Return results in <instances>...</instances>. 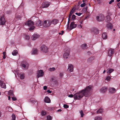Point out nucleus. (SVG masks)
<instances>
[{
  "mask_svg": "<svg viewBox=\"0 0 120 120\" xmlns=\"http://www.w3.org/2000/svg\"><path fill=\"white\" fill-rule=\"evenodd\" d=\"M75 16L74 15H73L71 19L72 20H73L75 19Z\"/></svg>",
  "mask_w": 120,
  "mask_h": 120,
  "instance_id": "nucleus-41",
  "label": "nucleus"
},
{
  "mask_svg": "<svg viewBox=\"0 0 120 120\" xmlns=\"http://www.w3.org/2000/svg\"><path fill=\"white\" fill-rule=\"evenodd\" d=\"M44 101L47 103H50V100L48 97H46L44 99Z\"/></svg>",
  "mask_w": 120,
  "mask_h": 120,
  "instance_id": "nucleus-18",
  "label": "nucleus"
},
{
  "mask_svg": "<svg viewBox=\"0 0 120 120\" xmlns=\"http://www.w3.org/2000/svg\"><path fill=\"white\" fill-rule=\"evenodd\" d=\"M47 92L49 93H51L52 92L51 91L49 90H48L47 91Z\"/></svg>",
  "mask_w": 120,
  "mask_h": 120,
  "instance_id": "nucleus-56",
  "label": "nucleus"
},
{
  "mask_svg": "<svg viewBox=\"0 0 120 120\" xmlns=\"http://www.w3.org/2000/svg\"><path fill=\"white\" fill-rule=\"evenodd\" d=\"M31 101L32 103L34 104H35V103L36 102V101L35 100H32Z\"/></svg>",
  "mask_w": 120,
  "mask_h": 120,
  "instance_id": "nucleus-54",
  "label": "nucleus"
},
{
  "mask_svg": "<svg viewBox=\"0 0 120 120\" xmlns=\"http://www.w3.org/2000/svg\"><path fill=\"white\" fill-rule=\"evenodd\" d=\"M62 111V110L61 109H60L57 110V111L58 112H61Z\"/></svg>",
  "mask_w": 120,
  "mask_h": 120,
  "instance_id": "nucleus-59",
  "label": "nucleus"
},
{
  "mask_svg": "<svg viewBox=\"0 0 120 120\" xmlns=\"http://www.w3.org/2000/svg\"><path fill=\"white\" fill-rule=\"evenodd\" d=\"M75 10V9L74 8H72L71 11L70 13H71V14H72L74 12V11Z\"/></svg>",
  "mask_w": 120,
  "mask_h": 120,
  "instance_id": "nucleus-40",
  "label": "nucleus"
},
{
  "mask_svg": "<svg viewBox=\"0 0 120 120\" xmlns=\"http://www.w3.org/2000/svg\"><path fill=\"white\" fill-rule=\"evenodd\" d=\"M37 74L38 78L43 76L44 72L42 70H40L37 71Z\"/></svg>",
  "mask_w": 120,
  "mask_h": 120,
  "instance_id": "nucleus-7",
  "label": "nucleus"
},
{
  "mask_svg": "<svg viewBox=\"0 0 120 120\" xmlns=\"http://www.w3.org/2000/svg\"><path fill=\"white\" fill-rule=\"evenodd\" d=\"M107 90V88L106 87H102L100 90V92L102 93L106 92Z\"/></svg>",
  "mask_w": 120,
  "mask_h": 120,
  "instance_id": "nucleus-14",
  "label": "nucleus"
},
{
  "mask_svg": "<svg viewBox=\"0 0 120 120\" xmlns=\"http://www.w3.org/2000/svg\"><path fill=\"white\" fill-rule=\"evenodd\" d=\"M12 53L13 56L16 55L18 54V51L16 50H15L12 52Z\"/></svg>",
  "mask_w": 120,
  "mask_h": 120,
  "instance_id": "nucleus-26",
  "label": "nucleus"
},
{
  "mask_svg": "<svg viewBox=\"0 0 120 120\" xmlns=\"http://www.w3.org/2000/svg\"><path fill=\"white\" fill-rule=\"evenodd\" d=\"M76 26V25L75 24L74 22H72L70 24V27H69L68 25L67 29H69V31H70L72 29L75 28Z\"/></svg>",
  "mask_w": 120,
  "mask_h": 120,
  "instance_id": "nucleus-4",
  "label": "nucleus"
},
{
  "mask_svg": "<svg viewBox=\"0 0 120 120\" xmlns=\"http://www.w3.org/2000/svg\"><path fill=\"white\" fill-rule=\"evenodd\" d=\"M70 49L67 48L64 50V53L63 55V57L65 59L68 58V56L70 55Z\"/></svg>",
  "mask_w": 120,
  "mask_h": 120,
  "instance_id": "nucleus-2",
  "label": "nucleus"
},
{
  "mask_svg": "<svg viewBox=\"0 0 120 120\" xmlns=\"http://www.w3.org/2000/svg\"><path fill=\"white\" fill-rule=\"evenodd\" d=\"M97 20L99 21H103L104 19V15L102 14H100L97 16Z\"/></svg>",
  "mask_w": 120,
  "mask_h": 120,
  "instance_id": "nucleus-6",
  "label": "nucleus"
},
{
  "mask_svg": "<svg viewBox=\"0 0 120 120\" xmlns=\"http://www.w3.org/2000/svg\"><path fill=\"white\" fill-rule=\"evenodd\" d=\"M8 94L9 95L11 96H13L14 95L13 91L12 90H10L8 92Z\"/></svg>",
  "mask_w": 120,
  "mask_h": 120,
  "instance_id": "nucleus-28",
  "label": "nucleus"
},
{
  "mask_svg": "<svg viewBox=\"0 0 120 120\" xmlns=\"http://www.w3.org/2000/svg\"><path fill=\"white\" fill-rule=\"evenodd\" d=\"M81 24H82V21H80L79 22Z\"/></svg>",
  "mask_w": 120,
  "mask_h": 120,
  "instance_id": "nucleus-63",
  "label": "nucleus"
},
{
  "mask_svg": "<svg viewBox=\"0 0 120 120\" xmlns=\"http://www.w3.org/2000/svg\"><path fill=\"white\" fill-rule=\"evenodd\" d=\"M41 113L42 116H44L46 114V112L45 111H42Z\"/></svg>",
  "mask_w": 120,
  "mask_h": 120,
  "instance_id": "nucleus-33",
  "label": "nucleus"
},
{
  "mask_svg": "<svg viewBox=\"0 0 120 120\" xmlns=\"http://www.w3.org/2000/svg\"><path fill=\"white\" fill-rule=\"evenodd\" d=\"M74 68V66L72 65L69 64L68 65V70L70 72H72L73 71Z\"/></svg>",
  "mask_w": 120,
  "mask_h": 120,
  "instance_id": "nucleus-9",
  "label": "nucleus"
},
{
  "mask_svg": "<svg viewBox=\"0 0 120 120\" xmlns=\"http://www.w3.org/2000/svg\"><path fill=\"white\" fill-rule=\"evenodd\" d=\"M75 14L76 15H77L79 16H80L82 14V13H76Z\"/></svg>",
  "mask_w": 120,
  "mask_h": 120,
  "instance_id": "nucleus-51",
  "label": "nucleus"
},
{
  "mask_svg": "<svg viewBox=\"0 0 120 120\" xmlns=\"http://www.w3.org/2000/svg\"><path fill=\"white\" fill-rule=\"evenodd\" d=\"M5 19L4 17L2 16L0 18V25H4L5 23Z\"/></svg>",
  "mask_w": 120,
  "mask_h": 120,
  "instance_id": "nucleus-8",
  "label": "nucleus"
},
{
  "mask_svg": "<svg viewBox=\"0 0 120 120\" xmlns=\"http://www.w3.org/2000/svg\"><path fill=\"white\" fill-rule=\"evenodd\" d=\"M27 24L28 26H31L34 25V23L32 21L30 20L27 22Z\"/></svg>",
  "mask_w": 120,
  "mask_h": 120,
  "instance_id": "nucleus-15",
  "label": "nucleus"
},
{
  "mask_svg": "<svg viewBox=\"0 0 120 120\" xmlns=\"http://www.w3.org/2000/svg\"><path fill=\"white\" fill-rule=\"evenodd\" d=\"M51 24V20H45L44 22L43 26L45 28H48L49 27Z\"/></svg>",
  "mask_w": 120,
  "mask_h": 120,
  "instance_id": "nucleus-3",
  "label": "nucleus"
},
{
  "mask_svg": "<svg viewBox=\"0 0 120 120\" xmlns=\"http://www.w3.org/2000/svg\"><path fill=\"white\" fill-rule=\"evenodd\" d=\"M2 88L5 89L6 88V85L4 83L2 82V83L1 84V85Z\"/></svg>",
  "mask_w": 120,
  "mask_h": 120,
  "instance_id": "nucleus-31",
  "label": "nucleus"
},
{
  "mask_svg": "<svg viewBox=\"0 0 120 120\" xmlns=\"http://www.w3.org/2000/svg\"><path fill=\"white\" fill-rule=\"evenodd\" d=\"M111 79V78L110 76H108L106 77V79H105V82H107L108 81H109Z\"/></svg>",
  "mask_w": 120,
  "mask_h": 120,
  "instance_id": "nucleus-30",
  "label": "nucleus"
},
{
  "mask_svg": "<svg viewBox=\"0 0 120 120\" xmlns=\"http://www.w3.org/2000/svg\"><path fill=\"white\" fill-rule=\"evenodd\" d=\"M117 6L119 8H120V2L118 3L117 4Z\"/></svg>",
  "mask_w": 120,
  "mask_h": 120,
  "instance_id": "nucleus-57",
  "label": "nucleus"
},
{
  "mask_svg": "<svg viewBox=\"0 0 120 120\" xmlns=\"http://www.w3.org/2000/svg\"><path fill=\"white\" fill-rule=\"evenodd\" d=\"M30 53L32 55L37 54L38 53V50L36 49H33Z\"/></svg>",
  "mask_w": 120,
  "mask_h": 120,
  "instance_id": "nucleus-11",
  "label": "nucleus"
},
{
  "mask_svg": "<svg viewBox=\"0 0 120 120\" xmlns=\"http://www.w3.org/2000/svg\"><path fill=\"white\" fill-rule=\"evenodd\" d=\"M11 98L12 100H13V101H15L16 100V98L15 97H13Z\"/></svg>",
  "mask_w": 120,
  "mask_h": 120,
  "instance_id": "nucleus-47",
  "label": "nucleus"
},
{
  "mask_svg": "<svg viewBox=\"0 0 120 120\" xmlns=\"http://www.w3.org/2000/svg\"><path fill=\"white\" fill-rule=\"evenodd\" d=\"M2 81L0 80V85H1L2 84Z\"/></svg>",
  "mask_w": 120,
  "mask_h": 120,
  "instance_id": "nucleus-60",
  "label": "nucleus"
},
{
  "mask_svg": "<svg viewBox=\"0 0 120 120\" xmlns=\"http://www.w3.org/2000/svg\"><path fill=\"white\" fill-rule=\"evenodd\" d=\"M86 5V3H83V4H81L80 5V6L81 7H83L85 6Z\"/></svg>",
  "mask_w": 120,
  "mask_h": 120,
  "instance_id": "nucleus-43",
  "label": "nucleus"
},
{
  "mask_svg": "<svg viewBox=\"0 0 120 120\" xmlns=\"http://www.w3.org/2000/svg\"><path fill=\"white\" fill-rule=\"evenodd\" d=\"M95 120H101L102 119V117L100 116H98L95 118Z\"/></svg>",
  "mask_w": 120,
  "mask_h": 120,
  "instance_id": "nucleus-27",
  "label": "nucleus"
},
{
  "mask_svg": "<svg viewBox=\"0 0 120 120\" xmlns=\"http://www.w3.org/2000/svg\"><path fill=\"white\" fill-rule=\"evenodd\" d=\"M107 27L108 30H111L112 29V26L111 24L109 23L107 25Z\"/></svg>",
  "mask_w": 120,
  "mask_h": 120,
  "instance_id": "nucleus-20",
  "label": "nucleus"
},
{
  "mask_svg": "<svg viewBox=\"0 0 120 120\" xmlns=\"http://www.w3.org/2000/svg\"><path fill=\"white\" fill-rule=\"evenodd\" d=\"M87 10V8H83V10L84 11V12H86Z\"/></svg>",
  "mask_w": 120,
  "mask_h": 120,
  "instance_id": "nucleus-50",
  "label": "nucleus"
},
{
  "mask_svg": "<svg viewBox=\"0 0 120 120\" xmlns=\"http://www.w3.org/2000/svg\"><path fill=\"white\" fill-rule=\"evenodd\" d=\"M93 87L92 85H89L74 95L75 99L80 100L82 98L83 96L88 97L90 96L93 90Z\"/></svg>",
  "mask_w": 120,
  "mask_h": 120,
  "instance_id": "nucleus-1",
  "label": "nucleus"
},
{
  "mask_svg": "<svg viewBox=\"0 0 120 120\" xmlns=\"http://www.w3.org/2000/svg\"><path fill=\"white\" fill-rule=\"evenodd\" d=\"M12 120H15V116L14 114H13L12 116Z\"/></svg>",
  "mask_w": 120,
  "mask_h": 120,
  "instance_id": "nucleus-37",
  "label": "nucleus"
},
{
  "mask_svg": "<svg viewBox=\"0 0 120 120\" xmlns=\"http://www.w3.org/2000/svg\"><path fill=\"white\" fill-rule=\"evenodd\" d=\"M107 18L108 21H109L111 20L110 17L109 15L107 16Z\"/></svg>",
  "mask_w": 120,
  "mask_h": 120,
  "instance_id": "nucleus-38",
  "label": "nucleus"
},
{
  "mask_svg": "<svg viewBox=\"0 0 120 120\" xmlns=\"http://www.w3.org/2000/svg\"><path fill=\"white\" fill-rule=\"evenodd\" d=\"M17 75L21 79H24L25 76L23 74L20 73L19 74H17Z\"/></svg>",
  "mask_w": 120,
  "mask_h": 120,
  "instance_id": "nucleus-21",
  "label": "nucleus"
},
{
  "mask_svg": "<svg viewBox=\"0 0 120 120\" xmlns=\"http://www.w3.org/2000/svg\"><path fill=\"white\" fill-rule=\"evenodd\" d=\"M86 1V0H82V2L84 3Z\"/></svg>",
  "mask_w": 120,
  "mask_h": 120,
  "instance_id": "nucleus-64",
  "label": "nucleus"
},
{
  "mask_svg": "<svg viewBox=\"0 0 120 120\" xmlns=\"http://www.w3.org/2000/svg\"><path fill=\"white\" fill-rule=\"evenodd\" d=\"M3 56H6V54H5V52H3Z\"/></svg>",
  "mask_w": 120,
  "mask_h": 120,
  "instance_id": "nucleus-58",
  "label": "nucleus"
},
{
  "mask_svg": "<svg viewBox=\"0 0 120 120\" xmlns=\"http://www.w3.org/2000/svg\"><path fill=\"white\" fill-rule=\"evenodd\" d=\"M36 24L38 26H40L42 24V22L41 20H39L37 22Z\"/></svg>",
  "mask_w": 120,
  "mask_h": 120,
  "instance_id": "nucleus-22",
  "label": "nucleus"
},
{
  "mask_svg": "<svg viewBox=\"0 0 120 120\" xmlns=\"http://www.w3.org/2000/svg\"><path fill=\"white\" fill-rule=\"evenodd\" d=\"M52 119V117L50 116H48L46 117L47 120H51Z\"/></svg>",
  "mask_w": 120,
  "mask_h": 120,
  "instance_id": "nucleus-34",
  "label": "nucleus"
},
{
  "mask_svg": "<svg viewBox=\"0 0 120 120\" xmlns=\"http://www.w3.org/2000/svg\"><path fill=\"white\" fill-rule=\"evenodd\" d=\"M77 27L79 28H82V26L81 24H80V25H78Z\"/></svg>",
  "mask_w": 120,
  "mask_h": 120,
  "instance_id": "nucleus-49",
  "label": "nucleus"
},
{
  "mask_svg": "<svg viewBox=\"0 0 120 120\" xmlns=\"http://www.w3.org/2000/svg\"><path fill=\"white\" fill-rule=\"evenodd\" d=\"M25 64H23L22 65V66L24 68H25L26 69H27L28 66V64L27 63L25 62Z\"/></svg>",
  "mask_w": 120,
  "mask_h": 120,
  "instance_id": "nucleus-24",
  "label": "nucleus"
},
{
  "mask_svg": "<svg viewBox=\"0 0 120 120\" xmlns=\"http://www.w3.org/2000/svg\"><path fill=\"white\" fill-rule=\"evenodd\" d=\"M35 28V27L34 26H32L30 27L29 29V30H33Z\"/></svg>",
  "mask_w": 120,
  "mask_h": 120,
  "instance_id": "nucleus-45",
  "label": "nucleus"
},
{
  "mask_svg": "<svg viewBox=\"0 0 120 120\" xmlns=\"http://www.w3.org/2000/svg\"><path fill=\"white\" fill-rule=\"evenodd\" d=\"M73 96H74V95L73 94H71L69 95L68 97L70 98H72L73 97Z\"/></svg>",
  "mask_w": 120,
  "mask_h": 120,
  "instance_id": "nucleus-52",
  "label": "nucleus"
},
{
  "mask_svg": "<svg viewBox=\"0 0 120 120\" xmlns=\"http://www.w3.org/2000/svg\"><path fill=\"white\" fill-rule=\"evenodd\" d=\"M80 113L81 115V117H83L84 115V113L83 111L82 110H81L80 112Z\"/></svg>",
  "mask_w": 120,
  "mask_h": 120,
  "instance_id": "nucleus-36",
  "label": "nucleus"
},
{
  "mask_svg": "<svg viewBox=\"0 0 120 120\" xmlns=\"http://www.w3.org/2000/svg\"><path fill=\"white\" fill-rule=\"evenodd\" d=\"M6 56H3V58L4 59H5L6 58Z\"/></svg>",
  "mask_w": 120,
  "mask_h": 120,
  "instance_id": "nucleus-62",
  "label": "nucleus"
},
{
  "mask_svg": "<svg viewBox=\"0 0 120 120\" xmlns=\"http://www.w3.org/2000/svg\"><path fill=\"white\" fill-rule=\"evenodd\" d=\"M103 110L102 109H100L98 110L97 112V114L101 113L103 112Z\"/></svg>",
  "mask_w": 120,
  "mask_h": 120,
  "instance_id": "nucleus-32",
  "label": "nucleus"
},
{
  "mask_svg": "<svg viewBox=\"0 0 120 120\" xmlns=\"http://www.w3.org/2000/svg\"><path fill=\"white\" fill-rule=\"evenodd\" d=\"M81 48L82 49H85L87 48V45L86 44H83L81 46Z\"/></svg>",
  "mask_w": 120,
  "mask_h": 120,
  "instance_id": "nucleus-29",
  "label": "nucleus"
},
{
  "mask_svg": "<svg viewBox=\"0 0 120 120\" xmlns=\"http://www.w3.org/2000/svg\"><path fill=\"white\" fill-rule=\"evenodd\" d=\"M114 52V49L111 48L109 49L108 50V56H111Z\"/></svg>",
  "mask_w": 120,
  "mask_h": 120,
  "instance_id": "nucleus-10",
  "label": "nucleus"
},
{
  "mask_svg": "<svg viewBox=\"0 0 120 120\" xmlns=\"http://www.w3.org/2000/svg\"><path fill=\"white\" fill-rule=\"evenodd\" d=\"M114 70L112 69L109 68L106 71L107 73L110 74Z\"/></svg>",
  "mask_w": 120,
  "mask_h": 120,
  "instance_id": "nucleus-25",
  "label": "nucleus"
},
{
  "mask_svg": "<svg viewBox=\"0 0 120 120\" xmlns=\"http://www.w3.org/2000/svg\"><path fill=\"white\" fill-rule=\"evenodd\" d=\"M109 92L111 93H115L116 91L115 88H110L109 89Z\"/></svg>",
  "mask_w": 120,
  "mask_h": 120,
  "instance_id": "nucleus-16",
  "label": "nucleus"
},
{
  "mask_svg": "<svg viewBox=\"0 0 120 120\" xmlns=\"http://www.w3.org/2000/svg\"><path fill=\"white\" fill-rule=\"evenodd\" d=\"M47 87L46 86H45L43 87V89L45 90H46L47 89Z\"/></svg>",
  "mask_w": 120,
  "mask_h": 120,
  "instance_id": "nucleus-53",
  "label": "nucleus"
},
{
  "mask_svg": "<svg viewBox=\"0 0 120 120\" xmlns=\"http://www.w3.org/2000/svg\"><path fill=\"white\" fill-rule=\"evenodd\" d=\"M102 38L104 39H105L107 38V35L105 33H104L102 35Z\"/></svg>",
  "mask_w": 120,
  "mask_h": 120,
  "instance_id": "nucleus-23",
  "label": "nucleus"
},
{
  "mask_svg": "<svg viewBox=\"0 0 120 120\" xmlns=\"http://www.w3.org/2000/svg\"><path fill=\"white\" fill-rule=\"evenodd\" d=\"M114 2V0H111L109 2V4H111L112 3Z\"/></svg>",
  "mask_w": 120,
  "mask_h": 120,
  "instance_id": "nucleus-55",
  "label": "nucleus"
},
{
  "mask_svg": "<svg viewBox=\"0 0 120 120\" xmlns=\"http://www.w3.org/2000/svg\"><path fill=\"white\" fill-rule=\"evenodd\" d=\"M59 75L60 77L62 78L63 75V74L62 73H60L59 74Z\"/></svg>",
  "mask_w": 120,
  "mask_h": 120,
  "instance_id": "nucleus-48",
  "label": "nucleus"
},
{
  "mask_svg": "<svg viewBox=\"0 0 120 120\" xmlns=\"http://www.w3.org/2000/svg\"><path fill=\"white\" fill-rule=\"evenodd\" d=\"M30 37L28 35H26L25 36V38L27 40H29L30 38Z\"/></svg>",
  "mask_w": 120,
  "mask_h": 120,
  "instance_id": "nucleus-42",
  "label": "nucleus"
},
{
  "mask_svg": "<svg viewBox=\"0 0 120 120\" xmlns=\"http://www.w3.org/2000/svg\"><path fill=\"white\" fill-rule=\"evenodd\" d=\"M64 107L65 108H69V106L66 104H64Z\"/></svg>",
  "mask_w": 120,
  "mask_h": 120,
  "instance_id": "nucleus-44",
  "label": "nucleus"
},
{
  "mask_svg": "<svg viewBox=\"0 0 120 120\" xmlns=\"http://www.w3.org/2000/svg\"><path fill=\"white\" fill-rule=\"evenodd\" d=\"M72 14H71V13H70V14L69 15V17H68V23L69 22V20L71 18V15H72Z\"/></svg>",
  "mask_w": 120,
  "mask_h": 120,
  "instance_id": "nucleus-46",
  "label": "nucleus"
},
{
  "mask_svg": "<svg viewBox=\"0 0 120 120\" xmlns=\"http://www.w3.org/2000/svg\"><path fill=\"white\" fill-rule=\"evenodd\" d=\"M39 37V35L36 34H34L32 37V40H34L38 38Z\"/></svg>",
  "mask_w": 120,
  "mask_h": 120,
  "instance_id": "nucleus-13",
  "label": "nucleus"
},
{
  "mask_svg": "<svg viewBox=\"0 0 120 120\" xmlns=\"http://www.w3.org/2000/svg\"><path fill=\"white\" fill-rule=\"evenodd\" d=\"M50 4L49 3H43L42 4V7L43 8L48 7Z\"/></svg>",
  "mask_w": 120,
  "mask_h": 120,
  "instance_id": "nucleus-12",
  "label": "nucleus"
},
{
  "mask_svg": "<svg viewBox=\"0 0 120 120\" xmlns=\"http://www.w3.org/2000/svg\"><path fill=\"white\" fill-rule=\"evenodd\" d=\"M8 100H10V96H8Z\"/></svg>",
  "mask_w": 120,
  "mask_h": 120,
  "instance_id": "nucleus-61",
  "label": "nucleus"
},
{
  "mask_svg": "<svg viewBox=\"0 0 120 120\" xmlns=\"http://www.w3.org/2000/svg\"><path fill=\"white\" fill-rule=\"evenodd\" d=\"M91 30L92 32L96 34H98V30L95 28H93L91 29Z\"/></svg>",
  "mask_w": 120,
  "mask_h": 120,
  "instance_id": "nucleus-17",
  "label": "nucleus"
},
{
  "mask_svg": "<svg viewBox=\"0 0 120 120\" xmlns=\"http://www.w3.org/2000/svg\"><path fill=\"white\" fill-rule=\"evenodd\" d=\"M51 24L52 23L54 25H56L58 22V20L56 19H53L51 20Z\"/></svg>",
  "mask_w": 120,
  "mask_h": 120,
  "instance_id": "nucleus-19",
  "label": "nucleus"
},
{
  "mask_svg": "<svg viewBox=\"0 0 120 120\" xmlns=\"http://www.w3.org/2000/svg\"><path fill=\"white\" fill-rule=\"evenodd\" d=\"M55 70V68L53 67L50 68L49 69V71H54Z\"/></svg>",
  "mask_w": 120,
  "mask_h": 120,
  "instance_id": "nucleus-35",
  "label": "nucleus"
},
{
  "mask_svg": "<svg viewBox=\"0 0 120 120\" xmlns=\"http://www.w3.org/2000/svg\"><path fill=\"white\" fill-rule=\"evenodd\" d=\"M93 59V58L92 57H91L89 58L87 60L88 62H90Z\"/></svg>",
  "mask_w": 120,
  "mask_h": 120,
  "instance_id": "nucleus-39",
  "label": "nucleus"
},
{
  "mask_svg": "<svg viewBox=\"0 0 120 120\" xmlns=\"http://www.w3.org/2000/svg\"><path fill=\"white\" fill-rule=\"evenodd\" d=\"M48 48L44 45H42L41 48V50L42 52L46 53L48 51Z\"/></svg>",
  "mask_w": 120,
  "mask_h": 120,
  "instance_id": "nucleus-5",
  "label": "nucleus"
}]
</instances>
